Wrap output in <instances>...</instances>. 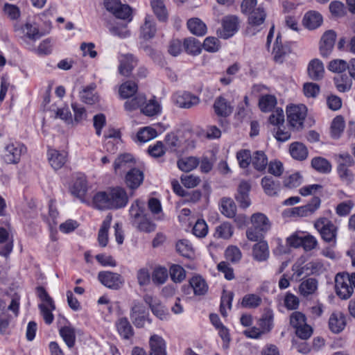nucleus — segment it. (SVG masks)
Wrapping results in <instances>:
<instances>
[{
	"label": "nucleus",
	"instance_id": "nucleus-17",
	"mask_svg": "<svg viewBox=\"0 0 355 355\" xmlns=\"http://www.w3.org/2000/svg\"><path fill=\"white\" fill-rule=\"evenodd\" d=\"M67 153L65 151H58L55 149H49L48 159L49 164L55 170L61 168L67 162Z\"/></svg>",
	"mask_w": 355,
	"mask_h": 355
},
{
	"label": "nucleus",
	"instance_id": "nucleus-50",
	"mask_svg": "<svg viewBox=\"0 0 355 355\" xmlns=\"http://www.w3.org/2000/svg\"><path fill=\"white\" fill-rule=\"evenodd\" d=\"M60 334L69 348L73 347L76 340V334L72 327L68 326L62 327L60 329Z\"/></svg>",
	"mask_w": 355,
	"mask_h": 355
},
{
	"label": "nucleus",
	"instance_id": "nucleus-2",
	"mask_svg": "<svg viewBox=\"0 0 355 355\" xmlns=\"http://www.w3.org/2000/svg\"><path fill=\"white\" fill-rule=\"evenodd\" d=\"M131 225L140 232L150 233L155 230L156 225L148 217L145 203L137 199L132 204L130 210Z\"/></svg>",
	"mask_w": 355,
	"mask_h": 355
},
{
	"label": "nucleus",
	"instance_id": "nucleus-14",
	"mask_svg": "<svg viewBox=\"0 0 355 355\" xmlns=\"http://www.w3.org/2000/svg\"><path fill=\"white\" fill-rule=\"evenodd\" d=\"M144 179V173L136 168H132L125 175V183L132 190L137 189L143 182Z\"/></svg>",
	"mask_w": 355,
	"mask_h": 355
},
{
	"label": "nucleus",
	"instance_id": "nucleus-1",
	"mask_svg": "<svg viewBox=\"0 0 355 355\" xmlns=\"http://www.w3.org/2000/svg\"><path fill=\"white\" fill-rule=\"evenodd\" d=\"M129 198L124 188L115 187L105 191L96 193L93 198V203L98 209H119L125 207Z\"/></svg>",
	"mask_w": 355,
	"mask_h": 355
},
{
	"label": "nucleus",
	"instance_id": "nucleus-13",
	"mask_svg": "<svg viewBox=\"0 0 355 355\" xmlns=\"http://www.w3.org/2000/svg\"><path fill=\"white\" fill-rule=\"evenodd\" d=\"M336 33L333 30H329L322 35L320 42V53L322 57L328 58L334 49Z\"/></svg>",
	"mask_w": 355,
	"mask_h": 355
},
{
	"label": "nucleus",
	"instance_id": "nucleus-19",
	"mask_svg": "<svg viewBox=\"0 0 355 355\" xmlns=\"http://www.w3.org/2000/svg\"><path fill=\"white\" fill-rule=\"evenodd\" d=\"M308 75L313 80H320L324 76V69L322 61L319 59L312 60L307 68Z\"/></svg>",
	"mask_w": 355,
	"mask_h": 355
},
{
	"label": "nucleus",
	"instance_id": "nucleus-45",
	"mask_svg": "<svg viewBox=\"0 0 355 355\" xmlns=\"http://www.w3.org/2000/svg\"><path fill=\"white\" fill-rule=\"evenodd\" d=\"M336 89L340 92L349 91L352 87V80L346 74H339L334 78Z\"/></svg>",
	"mask_w": 355,
	"mask_h": 355
},
{
	"label": "nucleus",
	"instance_id": "nucleus-51",
	"mask_svg": "<svg viewBox=\"0 0 355 355\" xmlns=\"http://www.w3.org/2000/svg\"><path fill=\"white\" fill-rule=\"evenodd\" d=\"M168 277V270L165 267H156L152 274V280L156 285H162L166 282Z\"/></svg>",
	"mask_w": 355,
	"mask_h": 355
},
{
	"label": "nucleus",
	"instance_id": "nucleus-52",
	"mask_svg": "<svg viewBox=\"0 0 355 355\" xmlns=\"http://www.w3.org/2000/svg\"><path fill=\"white\" fill-rule=\"evenodd\" d=\"M157 131L150 127H144L139 130L137 139L141 143L147 142L157 137Z\"/></svg>",
	"mask_w": 355,
	"mask_h": 355
},
{
	"label": "nucleus",
	"instance_id": "nucleus-44",
	"mask_svg": "<svg viewBox=\"0 0 355 355\" xmlns=\"http://www.w3.org/2000/svg\"><path fill=\"white\" fill-rule=\"evenodd\" d=\"M234 229L228 222H224L216 227L214 237L217 239H229L232 237Z\"/></svg>",
	"mask_w": 355,
	"mask_h": 355
},
{
	"label": "nucleus",
	"instance_id": "nucleus-39",
	"mask_svg": "<svg viewBox=\"0 0 355 355\" xmlns=\"http://www.w3.org/2000/svg\"><path fill=\"white\" fill-rule=\"evenodd\" d=\"M311 166L320 173H329L331 171V163L325 158L322 157H315L312 159Z\"/></svg>",
	"mask_w": 355,
	"mask_h": 355
},
{
	"label": "nucleus",
	"instance_id": "nucleus-46",
	"mask_svg": "<svg viewBox=\"0 0 355 355\" xmlns=\"http://www.w3.org/2000/svg\"><path fill=\"white\" fill-rule=\"evenodd\" d=\"M151 6L155 15L161 21H165L168 18V12L163 0H152Z\"/></svg>",
	"mask_w": 355,
	"mask_h": 355
},
{
	"label": "nucleus",
	"instance_id": "nucleus-41",
	"mask_svg": "<svg viewBox=\"0 0 355 355\" xmlns=\"http://www.w3.org/2000/svg\"><path fill=\"white\" fill-rule=\"evenodd\" d=\"M318 288V281L314 278H308L303 281L299 287L300 294L307 297L313 294Z\"/></svg>",
	"mask_w": 355,
	"mask_h": 355
},
{
	"label": "nucleus",
	"instance_id": "nucleus-60",
	"mask_svg": "<svg viewBox=\"0 0 355 355\" xmlns=\"http://www.w3.org/2000/svg\"><path fill=\"white\" fill-rule=\"evenodd\" d=\"M202 46L207 52L215 53L219 50L220 44L216 37H208L204 40Z\"/></svg>",
	"mask_w": 355,
	"mask_h": 355
},
{
	"label": "nucleus",
	"instance_id": "nucleus-4",
	"mask_svg": "<svg viewBox=\"0 0 355 355\" xmlns=\"http://www.w3.org/2000/svg\"><path fill=\"white\" fill-rule=\"evenodd\" d=\"M307 112L306 107L304 105H291L287 107V120L291 127L297 130H302L304 121Z\"/></svg>",
	"mask_w": 355,
	"mask_h": 355
},
{
	"label": "nucleus",
	"instance_id": "nucleus-48",
	"mask_svg": "<svg viewBox=\"0 0 355 355\" xmlns=\"http://www.w3.org/2000/svg\"><path fill=\"white\" fill-rule=\"evenodd\" d=\"M345 128V121L342 116L335 117L331 125V135L334 139H338Z\"/></svg>",
	"mask_w": 355,
	"mask_h": 355
},
{
	"label": "nucleus",
	"instance_id": "nucleus-43",
	"mask_svg": "<svg viewBox=\"0 0 355 355\" xmlns=\"http://www.w3.org/2000/svg\"><path fill=\"white\" fill-rule=\"evenodd\" d=\"M111 216H107L98 231V241L101 247H105L108 243V230L111 223Z\"/></svg>",
	"mask_w": 355,
	"mask_h": 355
},
{
	"label": "nucleus",
	"instance_id": "nucleus-9",
	"mask_svg": "<svg viewBox=\"0 0 355 355\" xmlns=\"http://www.w3.org/2000/svg\"><path fill=\"white\" fill-rule=\"evenodd\" d=\"M223 28L217 31V35L223 39L232 37L239 30V18L234 15L226 16L222 21Z\"/></svg>",
	"mask_w": 355,
	"mask_h": 355
},
{
	"label": "nucleus",
	"instance_id": "nucleus-57",
	"mask_svg": "<svg viewBox=\"0 0 355 355\" xmlns=\"http://www.w3.org/2000/svg\"><path fill=\"white\" fill-rule=\"evenodd\" d=\"M141 112L148 116H153L160 112V105L155 100H150L145 106L141 108Z\"/></svg>",
	"mask_w": 355,
	"mask_h": 355
},
{
	"label": "nucleus",
	"instance_id": "nucleus-21",
	"mask_svg": "<svg viewBox=\"0 0 355 355\" xmlns=\"http://www.w3.org/2000/svg\"><path fill=\"white\" fill-rule=\"evenodd\" d=\"M133 156L129 153L121 154L118 156L114 162V169L116 173L119 171H125L128 168H132L135 164Z\"/></svg>",
	"mask_w": 355,
	"mask_h": 355
},
{
	"label": "nucleus",
	"instance_id": "nucleus-30",
	"mask_svg": "<svg viewBox=\"0 0 355 355\" xmlns=\"http://www.w3.org/2000/svg\"><path fill=\"white\" fill-rule=\"evenodd\" d=\"M87 190L86 178L80 175L77 176L71 187V193L77 198H83Z\"/></svg>",
	"mask_w": 355,
	"mask_h": 355
},
{
	"label": "nucleus",
	"instance_id": "nucleus-25",
	"mask_svg": "<svg viewBox=\"0 0 355 355\" xmlns=\"http://www.w3.org/2000/svg\"><path fill=\"white\" fill-rule=\"evenodd\" d=\"M130 318L136 327H144L146 320L145 317V309L139 303L135 304L132 307Z\"/></svg>",
	"mask_w": 355,
	"mask_h": 355
},
{
	"label": "nucleus",
	"instance_id": "nucleus-22",
	"mask_svg": "<svg viewBox=\"0 0 355 355\" xmlns=\"http://www.w3.org/2000/svg\"><path fill=\"white\" fill-rule=\"evenodd\" d=\"M261 185L264 193L269 196L277 195L280 189L279 182L275 181L272 177L268 175H266L261 179Z\"/></svg>",
	"mask_w": 355,
	"mask_h": 355
},
{
	"label": "nucleus",
	"instance_id": "nucleus-47",
	"mask_svg": "<svg viewBox=\"0 0 355 355\" xmlns=\"http://www.w3.org/2000/svg\"><path fill=\"white\" fill-rule=\"evenodd\" d=\"M177 164L181 171L189 172L198 166L199 160L195 157H188L179 159Z\"/></svg>",
	"mask_w": 355,
	"mask_h": 355
},
{
	"label": "nucleus",
	"instance_id": "nucleus-20",
	"mask_svg": "<svg viewBox=\"0 0 355 355\" xmlns=\"http://www.w3.org/2000/svg\"><path fill=\"white\" fill-rule=\"evenodd\" d=\"M268 163V157L263 151L256 150L252 153L251 164L257 171L266 173Z\"/></svg>",
	"mask_w": 355,
	"mask_h": 355
},
{
	"label": "nucleus",
	"instance_id": "nucleus-37",
	"mask_svg": "<svg viewBox=\"0 0 355 355\" xmlns=\"http://www.w3.org/2000/svg\"><path fill=\"white\" fill-rule=\"evenodd\" d=\"M274 314L270 309L265 310L261 318L259 320V326L262 332L268 333L273 328Z\"/></svg>",
	"mask_w": 355,
	"mask_h": 355
},
{
	"label": "nucleus",
	"instance_id": "nucleus-61",
	"mask_svg": "<svg viewBox=\"0 0 355 355\" xmlns=\"http://www.w3.org/2000/svg\"><path fill=\"white\" fill-rule=\"evenodd\" d=\"M337 172L340 180L347 184L354 181V175L349 168L344 167L343 165L338 166Z\"/></svg>",
	"mask_w": 355,
	"mask_h": 355
},
{
	"label": "nucleus",
	"instance_id": "nucleus-58",
	"mask_svg": "<svg viewBox=\"0 0 355 355\" xmlns=\"http://www.w3.org/2000/svg\"><path fill=\"white\" fill-rule=\"evenodd\" d=\"M225 254L227 260L232 263H238L242 257L240 249L234 245L229 246L226 249Z\"/></svg>",
	"mask_w": 355,
	"mask_h": 355
},
{
	"label": "nucleus",
	"instance_id": "nucleus-33",
	"mask_svg": "<svg viewBox=\"0 0 355 355\" xmlns=\"http://www.w3.org/2000/svg\"><path fill=\"white\" fill-rule=\"evenodd\" d=\"M187 27L191 33L197 36H203L207 33L206 24L198 18H191L187 21Z\"/></svg>",
	"mask_w": 355,
	"mask_h": 355
},
{
	"label": "nucleus",
	"instance_id": "nucleus-29",
	"mask_svg": "<svg viewBox=\"0 0 355 355\" xmlns=\"http://www.w3.org/2000/svg\"><path fill=\"white\" fill-rule=\"evenodd\" d=\"M116 326L119 334L124 339L128 340L133 336L134 331L127 318H119L116 322Z\"/></svg>",
	"mask_w": 355,
	"mask_h": 355
},
{
	"label": "nucleus",
	"instance_id": "nucleus-36",
	"mask_svg": "<svg viewBox=\"0 0 355 355\" xmlns=\"http://www.w3.org/2000/svg\"><path fill=\"white\" fill-rule=\"evenodd\" d=\"M127 99L124 103V108L129 112L141 108V106L146 102V96L142 94H138Z\"/></svg>",
	"mask_w": 355,
	"mask_h": 355
},
{
	"label": "nucleus",
	"instance_id": "nucleus-55",
	"mask_svg": "<svg viewBox=\"0 0 355 355\" xmlns=\"http://www.w3.org/2000/svg\"><path fill=\"white\" fill-rule=\"evenodd\" d=\"M252 154L250 150L243 149L237 152L236 158L240 167L243 168H247L252 162Z\"/></svg>",
	"mask_w": 355,
	"mask_h": 355
},
{
	"label": "nucleus",
	"instance_id": "nucleus-64",
	"mask_svg": "<svg viewBox=\"0 0 355 355\" xmlns=\"http://www.w3.org/2000/svg\"><path fill=\"white\" fill-rule=\"evenodd\" d=\"M192 232L197 237H205L208 232V226L204 220L198 219L195 223Z\"/></svg>",
	"mask_w": 355,
	"mask_h": 355
},
{
	"label": "nucleus",
	"instance_id": "nucleus-5",
	"mask_svg": "<svg viewBox=\"0 0 355 355\" xmlns=\"http://www.w3.org/2000/svg\"><path fill=\"white\" fill-rule=\"evenodd\" d=\"M314 226L324 241L336 243L337 227L331 220L327 218H320L315 221Z\"/></svg>",
	"mask_w": 355,
	"mask_h": 355
},
{
	"label": "nucleus",
	"instance_id": "nucleus-32",
	"mask_svg": "<svg viewBox=\"0 0 355 355\" xmlns=\"http://www.w3.org/2000/svg\"><path fill=\"white\" fill-rule=\"evenodd\" d=\"M189 284L196 295H205L208 291L206 281L200 275L194 276L189 280Z\"/></svg>",
	"mask_w": 355,
	"mask_h": 355
},
{
	"label": "nucleus",
	"instance_id": "nucleus-16",
	"mask_svg": "<svg viewBox=\"0 0 355 355\" xmlns=\"http://www.w3.org/2000/svg\"><path fill=\"white\" fill-rule=\"evenodd\" d=\"M250 189L251 185L246 181H242L238 187L235 198L241 208L245 209L250 205V199L249 197Z\"/></svg>",
	"mask_w": 355,
	"mask_h": 355
},
{
	"label": "nucleus",
	"instance_id": "nucleus-10",
	"mask_svg": "<svg viewBox=\"0 0 355 355\" xmlns=\"http://www.w3.org/2000/svg\"><path fill=\"white\" fill-rule=\"evenodd\" d=\"M173 101L178 107L189 109L200 103L198 96L187 92H178L173 96Z\"/></svg>",
	"mask_w": 355,
	"mask_h": 355
},
{
	"label": "nucleus",
	"instance_id": "nucleus-35",
	"mask_svg": "<svg viewBox=\"0 0 355 355\" xmlns=\"http://www.w3.org/2000/svg\"><path fill=\"white\" fill-rule=\"evenodd\" d=\"M288 53L289 48L287 46L283 45L281 36L277 35L273 48L274 60L277 62L282 63L285 55Z\"/></svg>",
	"mask_w": 355,
	"mask_h": 355
},
{
	"label": "nucleus",
	"instance_id": "nucleus-15",
	"mask_svg": "<svg viewBox=\"0 0 355 355\" xmlns=\"http://www.w3.org/2000/svg\"><path fill=\"white\" fill-rule=\"evenodd\" d=\"M119 72L121 75L128 77L137 66L138 60L132 54L123 55L120 60Z\"/></svg>",
	"mask_w": 355,
	"mask_h": 355
},
{
	"label": "nucleus",
	"instance_id": "nucleus-18",
	"mask_svg": "<svg viewBox=\"0 0 355 355\" xmlns=\"http://www.w3.org/2000/svg\"><path fill=\"white\" fill-rule=\"evenodd\" d=\"M346 324L345 315L342 312H334L329 319V329L335 334L340 333Z\"/></svg>",
	"mask_w": 355,
	"mask_h": 355
},
{
	"label": "nucleus",
	"instance_id": "nucleus-8",
	"mask_svg": "<svg viewBox=\"0 0 355 355\" xmlns=\"http://www.w3.org/2000/svg\"><path fill=\"white\" fill-rule=\"evenodd\" d=\"M104 5L107 11L112 13L116 18L131 20V8L126 4H122L119 1H105Z\"/></svg>",
	"mask_w": 355,
	"mask_h": 355
},
{
	"label": "nucleus",
	"instance_id": "nucleus-54",
	"mask_svg": "<svg viewBox=\"0 0 355 355\" xmlns=\"http://www.w3.org/2000/svg\"><path fill=\"white\" fill-rule=\"evenodd\" d=\"M277 101L272 95H266L259 99V106L262 112H270L275 107Z\"/></svg>",
	"mask_w": 355,
	"mask_h": 355
},
{
	"label": "nucleus",
	"instance_id": "nucleus-40",
	"mask_svg": "<svg viewBox=\"0 0 355 355\" xmlns=\"http://www.w3.org/2000/svg\"><path fill=\"white\" fill-rule=\"evenodd\" d=\"M221 213L227 218H234L236 212V206L232 199L223 198L220 200Z\"/></svg>",
	"mask_w": 355,
	"mask_h": 355
},
{
	"label": "nucleus",
	"instance_id": "nucleus-28",
	"mask_svg": "<svg viewBox=\"0 0 355 355\" xmlns=\"http://www.w3.org/2000/svg\"><path fill=\"white\" fill-rule=\"evenodd\" d=\"M252 257L257 261H266L269 257L268 243L261 241L254 244L252 248Z\"/></svg>",
	"mask_w": 355,
	"mask_h": 355
},
{
	"label": "nucleus",
	"instance_id": "nucleus-38",
	"mask_svg": "<svg viewBox=\"0 0 355 355\" xmlns=\"http://www.w3.org/2000/svg\"><path fill=\"white\" fill-rule=\"evenodd\" d=\"M138 89L137 84L133 81L128 80L121 85L119 87L120 96L123 98H130L135 96Z\"/></svg>",
	"mask_w": 355,
	"mask_h": 355
},
{
	"label": "nucleus",
	"instance_id": "nucleus-62",
	"mask_svg": "<svg viewBox=\"0 0 355 355\" xmlns=\"http://www.w3.org/2000/svg\"><path fill=\"white\" fill-rule=\"evenodd\" d=\"M290 324L295 329L306 324V318L300 311H294L290 315Z\"/></svg>",
	"mask_w": 355,
	"mask_h": 355
},
{
	"label": "nucleus",
	"instance_id": "nucleus-26",
	"mask_svg": "<svg viewBox=\"0 0 355 355\" xmlns=\"http://www.w3.org/2000/svg\"><path fill=\"white\" fill-rule=\"evenodd\" d=\"M215 113L220 116H227L232 112L230 103L223 96L218 97L214 103Z\"/></svg>",
	"mask_w": 355,
	"mask_h": 355
},
{
	"label": "nucleus",
	"instance_id": "nucleus-12",
	"mask_svg": "<svg viewBox=\"0 0 355 355\" xmlns=\"http://www.w3.org/2000/svg\"><path fill=\"white\" fill-rule=\"evenodd\" d=\"M98 279L105 286L112 289H119L123 284L121 276L110 271H101L98 274Z\"/></svg>",
	"mask_w": 355,
	"mask_h": 355
},
{
	"label": "nucleus",
	"instance_id": "nucleus-3",
	"mask_svg": "<svg viewBox=\"0 0 355 355\" xmlns=\"http://www.w3.org/2000/svg\"><path fill=\"white\" fill-rule=\"evenodd\" d=\"M335 288L337 295L341 299L349 298L355 288V273L338 274L335 277Z\"/></svg>",
	"mask_w": 355,
	"mask_h": 355
},
{
	"label": "nucleus",
	"instance_id": "nucleus-49",
	"mask_svg": "<svg viewBox=\"0 0 355 355\" xmlns=\"http://www.w3.org/2000/svg\"><path fill=\"white\" fill-rule=\"evenodd\" d=\"M53 44L51 39L44 40L36 49L34 46L29 45L28 49L30 51H35L39 55H47L52 52Z\"/></svg>",
	"mask_w": 355,
	"mask_h": 355
},
{
	"label": "nucleus",
	"instance_id": "nucleus-59",
	"mask_svg": "<svg viewBox=\"0 0 355 355\" xmlns=\"http://www.w3.org/2000/svg\"><path fill=\"white\" fill-rule=\"evenodd\" d=\"M169 272L171 279L175 283L182 282L186 276L184 269L179 265L171 266Z\"/></svg>",
	"mask_w": 355,
	"mask_h": 355
},
{
	"label": "nucleus",
	"instance_id": "nucleus-31",
	"mask_svg": "<svg viewBox=\"0 0 355 355\" xmlns=\"http://www.w3.org/2000/svg\"><path fill=\"white\" fill-rule=\"evenodd\" d=\"M252 226L258 230L267 232L270 228V223L267 216L262 213H255L251 216Z\"/></svg>",
	"mask_w": 355,
	"mask_h": 355
},
{
	"label": "nucleus",
	"instance_id": "nucleus-11",
	"mask_svg": "<svg viewBox=\"0 0 355 355\" xmlns=\"http://www.w3.org/2000/svg\"><path fill=\"white\" fill-rule=\"evenodd\" d=\"M26 151V147L18 143H10L4 149L3 157L8 164L18 163L21 155Z\"/></svg>",
	"mask_w": 355,
	"mask_h": 355
},
{
	"label": "nucleus",
	"instance_id": "nucleus-6",
	"mask_svg": "<svg viewBox=\"0 0 355 355\" xmlns=\"http://www.w3.org/2000/svg\"><path fill=\"white\" fill-rule=\"evenodd\" d=\"M14 30L17 35L24 40L28 39L35 41L42 36L36 24L27 22L24 24H21L15 23L14 24Z\"/></svg>",
	"mask_w": 355,
	"mask_h": 355
},
{
	"label": "nucleus",
	"instance_id": "nucleus-7",
	"mask_svg": "<svg viewBox=\"0 0 355 355\" xmlns=\"http://www.w3.org/2000/svg\"><path fill=\"white\" fill-rule=\"evenodd\" d=\"M266 17V12L261 6L257 8L248 15V26L246 31L248 34L254 35L257 31H259L260 26L264 23Z\"/></svg>",
	"mask_w": 355,
	"mask_h": 355
},
{
	"label": "nucleus",
	"instance_id": "nucleus-56",
	"mask_svg": "<svg viewBox=\"0 0 355 355\" xmlns=\"http://www.w3.org/2000/svg\"><path fill=\"white\" fill-rule=\"evenodd\" d=\"M177 251L183 257L190 258L193 255L192 246L186 239L179 241L176 244Z\"/></svg>",
	"mask_w": 355,
	"mask_h": 355
},
{
	"label": "nucleus",
	"instance_id": "nucleus-24",
	"mask_svg": "<svg viewBox=\"0 0 355 355\" xmlns=\"http://www.w3.org/2000/svg\"><path fill=\"white\" fill-rule=\"evenodd\" d=\"M323 21L322 16L316 11L306 12L303 19V24L309 30H314L321 26Z\"/></svg>",
	"mask_w": 355,
	"mask_h": 355
},
{
	"label": "nucleus",
	"instance_id": "nucleus-34",
	"mask_svg": "<svg viewBox=\"0 0 355 355\" xmlns=\"http://www.w3.org/2000/svg\"><path fill=\"white\" fill-rule=\"evenodd\" d=\"M140 31V36L145 40H150L154 37L157 29L154 21L150 17L145 18V21L141 26Z\"/></svg>",
	"mask_w": 355,
	"mask_h": 355
},
{
	"label": "nucleus",
	"instance_id": "nucleus-53",
	"mask_svg": "<svg viewBox=\"0 0 355 355\" xmlns=\"http://www.w3.org/2000/svg\"><path fill=\"white\" fill-rule=\"evenodd\" d=\"M261 298L255 294H247L242 300L241 305L243 307L248 309H255L261 304Z\"/></svg>",
	"mask_w": 355,
	"mask_h": 355
},
{
	"label": "nucleus",
	"instance_id": "nucleus-27",
	"mask_svg": "<svg viewBox=\"0 0 355 355\" xmlns=\"http://www.w3.org/2000/svg\"><path fill=\"white\" fill-rule=\"evenodd\" d=\"M149 343L150 347L149 355H166V344L162 337L153 335L150 337Z\"/></svg>",
	"mask_w": 355,
	"mask_h": 355
},
{
	"label": "nucleus",
	"instance_id": "nucleus-42",
	"mask_svg": "<svg viewBox=\"0 0 355 355\" xmlns=\"http://www.w3.org/2000/svg\"><path fill=\"white\" fill-rule=\"evenodd\" d=\"M184 48L186 52L193 55L200 53L202 50V44L198 40L190 37L184 40Z\"/></svg>",
	"mask_w": 355,
	"mask_h": 355
},
{
	"label": "nucleus",
	"instance_id": "nucleus-23",
	"mask_svg": "<svg viewBox=\"0 0 355 355\" xmlns=\"http://www.w3.org/2000/svg\"><path fill=\"white\" fill-rule=\"evenodd\" d=\"M289 153L293 159L298 161L305 160L309 155L306 146L298 141H295L290 144Z\"/></svg>",
	"mask_w": 355,
	"mask_h": 355
},
{
	"label": "nucleus",
	"instance_id": "nucleus-63",
	"mask_svg": "<svg viewBox=\"0 0 355 355\" xmlns=\"http://www.w3.org/2000/svg\"><path fill=\"white\" fill-rule=\"evenodd\" d=\"M347 67L348 64L344 60L336 59L329 63L328 69L332 72L341 73L347 69Z\"/></svg>",
	"mask_w": 355,
	"mask_h": 355
}]
</instances>
